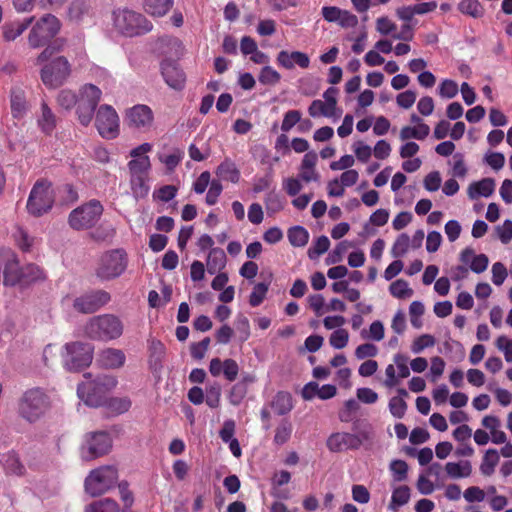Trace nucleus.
Listing matches in <instances>:
<instances>
[{"label":"nucleus","instance_id":"obj_1","mask_svg":"<svg viewBox=\"0 0 512 512\" xmlns=\"http://www.w3.org/2000/svg\"><path fill=\"white\" fill-rule=\"evenodd\" d=\"M64 41L57 40L53 46L47 47L39 56V61L48 59L53 51H60L63 48ZM72 73V66L64 56H57L46 61L40 71V77L43 84L51 89L62 86L69 79Z\"/></svg>","mask_w":512,"mask_h":512},{"label":"nucleus","instance_id":"obj_2","mask_svg":"<svg viewBox=\"0 0 512 512\" xmlns=\"http://www.w3.org/2000/svg\"><path fill=\"white\" fill-rule=\"evenodd\" d=\"M84 379L77 388L79 399L91 407L106 405L108 393L117 384L116 378L107 374L92 378L91 374H85Z\"/></svg>","mask_w":512,"mask_h":512},{"label":"nucleus","instance_id":"obj_3","mask_svg":"<svg viewBox=\"0 0 512 512\" xmlns=\"http://www.w3.org/2000/svg\"><path fill=\"white\" fill-rule=\"evenodd\" d=\"M112 21L114 29L127 37L145 34L152 29V24L145 16L127 8L114 10Z\"/></svg>","mask_w":512,"mask_h":512},{"label":"nucleus","instance_id":"obj_4","mask_svg":"<svg viewBox=\"0 0 512 512\" xmlns=\"http://www.w3.org/2000/svg\"><path fill=\"white\" fill-rule=\"evenodd\" d=\"M124 326L119 317L103 314L92 317L85 326L86 335L93 340L110 341L123 334Z\"/></svg>","mask_w":512,"mask_h":512},{"label":"nucleus","instance_id":"obj_5","mask_svg":"<svg viewBox=\"0 0 512 512\" xmlns=\"http://www.w3.org/2000/svg\"><path fill=\"white\" fill-rule=\"evenodd\" d=\"M128 265L127 254L123 249L104 253L98 263L96 275L101 280H112L121 276Z\"/></svg>","mask_w":512,"mask_h":512},{"label":"nucleus","instance_id":"obj_6","mask_svg":"<svg viewBox=\"0 0 512 512\" xmlns=\"http://www.w3.org/2000/svg\"><path fill=\"white\" fill-rule=\"evenodd\" d=\"M118 473L113 466H103L90 472L85 480V490L91 496H98L114 486Z\"/></svg>","mask_w":512,"mask_h":512},{"label":"nucleus","instance_id":"obj_7","mask_svg":"<svg viewBox=\"0 0 512 512\" xmlns=\"http://www.w3.org/2000/svg\"><path fill=\"white\" fill-rule=\"evenodd\" d=\"M93 359L92 347L89 344L74 342L65 345L63 354L64 367L69 371H78L87 367Z\"/></svg>","mask_w":512,"mask_h":512},{"label":"nucleus","instance_id":"obj_8","mask_svg":"<svg viewBox=\"0 0 512 512\" xmlns=\"http://www.w3.org/2000/svg\"><path fill=\"white\" fill-rule=\"evenodd\" d=\"M103 213V206L97 200L74 209L69 215V224L75 230L92 227Z\"/></svg>","mask_w":512,"mask_h":512},{"label":"nucleus","instance_id":"obj_9","mask_svg":"<svg viewBox=\"0 0 512 512\" xmlns=\"http://www.w3.org/2000/svg\"><path fill=\"white\" fill-rule=\"evenodd\" d=\"M95 126L105 139H114L119 134V117L110 105H101L96 112Z\"/></svg>","mask_w":512,"mask_h":512},{"label":"nucleus","instance_id":"obj_10","mask_svg":"<svg viewBox=\"0 0 512 512\" xmlns=\"http://www.w3.org/2000/svg\"><path fill=\"white\" fill-rule=\"evenodd\" d=\"M111 446L112 441L108 433H91L81 448V457L85 461H90L108 453Z\"/></svg>","mask_w":512,"mask_h":512},{"label":"nucleus","instance_id":"obj_11","mask_svg":"<svg viewBox=\"0 0 512 512\" xmlns=\"http://www.w3.org/2000/svg\"><path fill=\"white\" fill-rule=\"evenodd\" d=\"M110 294L104 290L86 293L74 300V308L81 313H93L110 301Z\"/></svg>","mask_w":512,"mask_h":512},{"label":"nucleus","instance_id":"obj_12","mask_svg":"<svg viewBox=\"0 0 512 512\" xmlns=\"http://www.w3.org/2000/svg\"><path fill=\"white\" fill-rule=\"evenodd\" d=\"M54 203V191L47 180L34 184V216L46 213Z\"/></svg>","mask_w":512,"mask_h":512},{"label":"nucleus","instance_id":"obj_13","mask_svg":"<svg viewBox=\"0 0 512 512\" xmlns=\"http://www.w3.org/2000/svg\"><path fill=\"white\" fill-rule=\"evenodd\" d=\"M61 28L59 19L51 14L42 17L34 27V47L53 38Z\"/></svg>","mask_w":512,"mask_h":512},{"label":"nucleus","instance_id":"obj_14","mask_svg":"<svg viewBox=\"0 0 512 512\" xmlns=\"http://www.w3.org/2000/svg\"><path fill=\"white\" fill-rule=\"evenodd\" d=\"M153 112L147 105H135L127 111V120L130 126L148 130L153 123Z\"/></svg>","mask_w":512,"mask_h":512},{"label":"nucleus","instance_id":"obj_15","mask_svg":"<svg viewBox=\"0 0 512 512\" xmlns=\"http://www.w3.org/2000/svg\"><path fill=\"white\" fill-rule=\"evenodd\" d=\"M327 447L331 452H342L346 450H356L360 447V442L355 434L347 432H337L331 434L327 439Z\"/></svg>","mask_w":512,"mask_h":512},{"label":"nucleus","instance_id":"obj_16","mask_svg":"<svg viewBox=\"0 0 512 512\" xmlns=\"http://www.w3.org/2000/svg\"><path fill=\"white\" fill-rule=\"evenodd\" d=\"M209 372L214 377L223 374L228 381L232 382L238 375L239 366L237 362L231 358L223 361L220 358H213L209 364Z\"/></svg>","mask_w":512,"mask_h":512},{"label":"nucleus","instance_id":"obj_17","mask_svg":"<svg viewBox=\"0 0 512 512\" xmlns=\"http://www.w3.org/2000/svg\"><path fill=\"white\" fill-rule=\"evenodd\" d=\"M161 72L165 82L175 90H181L185 84V74L178 65L171 60H164L161 64Z\"/></svg>","mask_w":512,"mask_h":512},{"label":"nucleus","instance_id":"obj_18","mask_svg":"<svg viewBox=\"0 0 512 512\" xmlns=\"http://www.w3.org/2000/svg\"><path fill=\"white\" fill-rule=\"evenodd\" d=\"M317 162L318 155L315 151H309L303 156L298 174L303 182H318L320 180V174L316 170Z\"/></svg>","mask_w":512,"mask_h":512},{"label":"nucleus","instance_id":"obj_19","mask_svg":"<svg viewBox=\"0 0 512 512\" xmlns=\"http://www.w3.org/2000/svg\"><path fill=\"white\" fill-rule=\"evenodd\" d=\"M277 63L285 69H293L296 65L306 69L310 65L309 56L301 51L282 50L277 55Z\"/></svg>","mask_w":512,"mask_h":512},{"label":"nucleus","instance_id":"obj_20","mask_svg":"<svg viewBox=\"0 0 512 512\" xmlns=\"http://www.w3.org/2000/svg\"><path fill=\"white\" fill-rule=\"evenodd\" d=\"M126 356L121 349L106 348L103 349L97 357V362L107 369H118L124 365Z\"/></svg>","mask_w":512,"mask_h":512},{"label":"nucleus","instance_id":"obj_21","mask_svg":"<svg viewBox=\"0 0 512 512\" xmlns=\"http://www.w3.org/2000/svg\"><path fill=\"white\" fill-rule=\"evenodd\" d=\"M460 260L464 264H469L471 271L477 274L483 273L489 265L488 257L485 254L476 255L471 247H467L461 252Z\"/></svg>","mask_w":512,"mask_h":512},{"label":"nucleus","instance_id":"obj_22","mask_svg":"<svg viewBox=\"0 0 512 512\" xmlns=\"http://www.w3.org/2000/svg\"><path fill=\"white\" fill-rule=\"evenodd\" d=\"M495 191V181L492 178H483L480 181L472 182L468 186V196L471 200L480 197H490Z\"/></svg>","mask_w":512,"mask_h":512},{"label":"nucleus","instance_id":"obj_23","mask_svg":"<svg viewBox=\"0 0 512 512\" xmlns=\"http://www.w3.org/2000/svg\"><path fill=\"white\" fill-rule=\"evenodd\" d=\"M445 472L451 479L468 478L472 474V464L469 460L447 462Z\"/></svg>","mask_w":512,"mask_h":512},{"label":"nucleus","instance_id":"obj_24","mask_svg":"<svg viewBox=\"0 0 512 512\" xmlns=\"http://www.w3.org/2000/svg\"><path fill=\"white\" fill-rule=\"evenodd\" d=\"M308 113L313 118L323 116L326 118H331V119L336 120L341 116L342 110H334L323 100L317 99V100H313L312 103L310 104V106L308 108Z\"/></svg>","mask_w":512,"mask_h":512},{"label":"nucleus","instance_id":"obj_25","mask_svg":"<svg viewBox=\"0 0 512 512\" xmlns=\"http://www.w3.org/2000/svg\"><path fill=\"white\" fill-rule=\"evenodd\" d=\"M226 254L221 248H212L207 256L206 265L209 274L221 272L226 266Z\"/></svg>","mask_w":512,"mask_h":512},{"label":"nucleus","instance_id":"obj_26","mask_svg":"<svg viewBox=\"0 0 512 512\" xmlns=\"http://www.w3.org/2000/svg\"><path fill=\"white\" fill-rule=\"evenodd\" d=\"M129 182L132 195L136 200L144 199L148 196L150 191L148 175H130Z\"/></svg>","mask_w":512,"mask_h":512},{"label":"nucleus","instance_id":"obj_27","mask_svg":"<svg viewBox=\"0 0 512 512\" xmlns=\"http://www.w3.org/2000/svg\"><path fill=\"white\" fill-rule=\"evenodd\" d=\"M32 23V17H28L23 21H14L11 23H6L2 27L3 38L6 41H14L17 37H19Z\"/></svg>","mask_w":512,"mask_h":512},{"label":"nucleus","instance_id":"obj_28","mask_svg":"<svg viewBox=\"0 0 512 512\" xmlns=\"http://www.w3.org/2000/svg\"><path fill=\"white\" fill-rule=\"evenodd\" d=\"M216 175L225 181L232 183H238L240 180V171L236 167V164L230 160L225 159L216 169Z\"/></svg>","mask_w":512,"mask_h":512},{"label":"nucleus","instance_id":"obj_29","mask_svg":"<svg viewBox=\"0 0 512 512\" xmlns=\"http://www.w3.org/2000/svg\"><path fill=\"white\" fill-rule=\"evenodd\" d=\"M430 133V127L427 124L419 126H403L399 132V138L402 141L410 139L424 140Z\"/></svg>","mask_w":512,"mask_h":512},{"label":"nucleus","instance_id":"obj_30","mask_svg":"<svg viewBox=\"0 0 512 512\" xmlns=\"http://www.w3.org/2000/svg\"><path fill=\"white\" fill-rule=\"evenodd\" d=\"M174 4V0H144L145 11L155 17L167 14Z\"/></svg>","mask_w":512,"mask_h":512},{"label":"nucleus","instance_id":"obj_31","mask_svg":"<svg viewBox=\"0 0 512 512\" xmlns=\"http://www.w3.org/2000/svg\"><path fill=\"white\" fill-rule=\"evenodd\" d=\"M0 464L9 474L21 475L24 471V467L14 451L3 453L0 456Z\"/></svg>","mask_w":512,"mask_h":512},{"label":"nucleus","instance_id":"obj_32","mask_svg":"<svg viewBox=\"0 0 512 512\" xmlns=\"http://www.w3.org/2000/svg\"><path fill=\"white\" fill-rule=\"evenodd\" d=\"M271 407L277 415H285L293 408L292 397L287 392H278L271 402Z\"/></svg>","mask_w":512,"mask_h":512},{"label":"nucleus","instance_id":"obj_33","mask_svg":"<svg viewBox=\"0 0 512 512\" xmlns=\"http://www.w3.org/2000/svg\"><path fill=\"white\" fill-rule=\"evenodd\" d=\"M101 90L93 84H85L80 89V96L78 101L83 102L89 106L96 107L101 99Z\"/></svg>","mask_w":512,"mask_h":512},{"label":"nucleus","instance_id":"obj_34","mask_svg":"<svg viewBox=\"0 0 512 512\" xmlns=\"http://www.w3.org/2000/svg\"><path fill=\"white\" fill-rule=\"evenodd\" d=\"M499 459V452L496 449L486 450L480 464V472L485 476H491L499 463Z\"/></svg>","mask_w":512,"mask_h":512},{"label":"nucleus","instance_id":"obj_35","mask_svg":"<svg viewBox=\"0 0 512 512\" xmlns=\"http://www.w3.org/2000/svg\"><path fill=\"white\" fill-rule=\"evenodd\" d=\"M11 111L14 118H21L26 112V101L24 91L20 88L12 90Z\"/></svg>","mask_w":512,"mask_h":512},{"label":"nucleus","instance_id":"obj_36","mask_svg":"<svg viewBox=\"0 0 512 512\" xmlns=\"http://www.w3.org/2000/svg\"><path fill=\"white\" fill-rule=\"evenodd\" d=\"M56 119L52 110L46 103L41 105V115L38 119V125L41 130L47 134L51 133L55 127Z\"/></svg>","mask_w":512,"mask_h":512},{"label":"nucleus","instance_id":"obj_37","mask_svg":"<svg viewBox=\"0 0 512 512\" xmlns=\"http://www.w3.org/2000/svg\"><path fill=\"white\" fill-rule=\"evenodd\" d=\"M288 239L292 246L303 247L308 243L309 233L302 226H294L288 230Z\"/></svg>","mask_w":512,"mask_h":512},{"label":"nucleus","instance_id":"obj_38","mask_svg":"<svg viewBox=\"0 0 512 512\" xmlns=\"http://www.w3.org/2000/svg\"><path fill=\"white\" fill-rule=\"evenodd\" d=\"M461 13L473 18H480L484 15V8L478 0H462L458 4Z\"/></svg>","mask_w":512,"mask_h":512},{"label":"nucleus","instance_id":"obj_39","mask_svg":"<svg viewBox=\"0 0 512 512\" xmlns=\"http://www.w3.org/2000/svg\"><path fill=\"white\" fill-rule=\"evenodd\" d=\"M204 400L210 408L219 407L221 400V386L219 383L213 382L206 386Z\"/></svg>","mask_w":512,"mask_h":512},{"label":"nucleus","instance_id":"obj_40","mask_svg":"<svg viewBox=\"0 0 512 512\" xmlns=\"http://www.w3.org/2000/svg\"><path fill=\"white\" fill-rule=\"evenodd\" d=\"M130 175H148L151 169L149 157L131 159L127 164Z\"/></svg>","mask_w":512,"mask_h":512},{"label":"nucleus","instance_id":"obj_41","mask_svg":"<svg viewBox=\"0 0 512 512\" xmlns=\"http://www.w3.org/2000/svg\"><path fill=\"white\" fill-rule=\"evenodd\" d=\"M384 336H385V328H384L383 323L380 320L373 321L370 324L368 330L363 329L361 331V337L363 339L372 340V341H376V342L383 340Z\"/></svg>","mask_w":512,"mask_h":512},{"label":"nucleus","instance_id":"obj_42","mask_svg":"<svg viewBox=\"0 0 512 512\" xmlns=\"http://www.w3.org/2000/svg\"><path fill=\"white\" fill-rule=\"evenodd\" d=\"M389 292L398 299L410 298L413 295V290L409 287L408 282L403 279L392 282L389 286Z\"/></svg>","mask_w":512,"mask_h":512},{"label":"nucleus","instance_id":"obj_43","mask_svg":"<svg viewBox=\"0 0 512 512\" xmlns=\"http://www.w3.org/2000/svg\"><path fill=\"white\" fill-rule=\"evenodd\" d=\"M85 512H119V506L114 500L105 498L88 505Z\"/></svg>","mask_w":512,"mask_h":512},{"label":"nucleus","instance_id":"obj_44","mask_svg":"<svg viewBox=\"0 0 512 512\" xmlns=\"http://www.w3.org/2000/svg\"><path fill=\"white\" fill-rule=\"evenodd\" d=\"M89 8L86 0H73L68 8V16L73 21H80L88 13Z\"/></svg>","mask_w":512,"mask_h":512},{"label":"nucleus","instance_id":"obj_45","mask_svg":"<svg viewBox=\"0 0 512 512\" xmlns=\"http://www.w3.org/2000/svg\"><path fill=\"white\" fill-rule=\"evenodd\" d=\"M436 344V339L430 334H422L416 337L411 343V352L413 354H420L425 349L431 348Z\"/></svg>","mask_w":512,"mask_h":512},{"label":"nucleus","instance_id":"obj_46","mask_svg":"<svg viewBox=\"0 0 512 512\" xmlns=\"http://www.w3.org/2000/svg\"><path fill=\"white\" fill-rule=\"evenodd\" d=\"M292 430V424L287 420H283L275 430L274 443L279 446L287 443L292 435Z\"/></svg>","mask_w":512,"mask_h":512},{"label":"nucleus","instance_id":"obj_47","mask_svg":"<svg viewBox=\"0 0 512 512\" xmlns=\"http://www.w3.org/2000/svg\"><path fill=\"white\" fill-rule=\"evenodd\" d=\"M330 247V240L327 236L322 235L315 239L313 244L308 249V256L310 259H316L324 254Z\"/></svg>","mask_w":512,"mask_h":512},{"label":"nucleus","instance_id":"obj_48","mask_svg":"<svg viewBox=\"0 0 512 512\" xmlns=\"http://www.w3.org/2000/svg\"><path fill=\"white\" fill-rule=\"evenodd\" d=\"M51 398L42 390L34 389V416L43 414L49 409Z\"/></svg>","mask_w":512,"mask_h":512},{"label":"nucleus","instance_id":"obj_49","mask_svg":"<svg viewBox=\"0 0 512 512\" xmlns=\"http://www.w3.org/2000/svg\"><path fill=\"white\" fill-rule=\"evenodd\" d=\"M348 342L349 333L344 328L334 330L329 337V344L337 350L345 348Z\"/></svg>","mask_w":512,"mask_h":512},{"label":"nucleus","instance_id":"obj_50","mask_svg":"<svg viewBox=\"0 0 512 512\" xmlns=\"http://www.w3.org/2000/svg\"><path fill=\"white\" fill-rule=\"evenodd\" d=\"M281 79V75L273 67L265 65L258 76V80L263 85H275Z\"/></svg>","mask_w":512,"mask_h":512},{"label":"nucleus","instance_id":"obj_51","mask_svg":"<svg viewBox=\"0 0 512 512\" xmlns=\"http://www.w3.org/2000/svg\"><path fill=\"white\" fill-rule=\"evenodd\" d=\"M409 246H410V237L406 233L400 234L396 238V240L391 248L392 256L395 258L402 257L408 251Z\"/></svg>","mask_w":512,"mask_h":512},{"label":"nucleus","instance_id":"obj_52","mask_svg":"<svg viewBox=\"0 0 512 512\" xmlns=\"http://www.w3.org/2000/svg\"><path fill=\"white\" fill-rule=\"evenodd\" d=\"M19 414L26 419L31 421L32 418V392L27 390L24 392L18 405Z\"/></svg>","mask_w":512,"mask_h":512},{"label":"nucleus","instance_id":"obj_53","mask_svg":"<svg viewBox=\"0 0 512 512\" xmlns=\"http://www.w3.org/2000/svg\"><path fill=\"white\" fill-rule=\"evenodd\" d=\"M106 404L112 412L122 414L130 409L131 400L128 397H116L108 399Z\"/></svg>","mask_w":512,"mask_h":512},{"label":"nucleus","instance_id":"obj_54","mask_svg":"<svg viewBox=\"0 0 512 512\" xmlns=\"http://www.w3.org/2000/svg\"><path fill=\"white\" fill-rule=\"evenodd\" d=\"M390 471L394 481L401 482L407 478L408 465L403 460H393L390 463Z\"/></svg>","mask_w":512,"mask_h":512},{"label":"nucleus","instance_id":"obj_55","mask_svg":"<svg viewBox=\"0 0 512 512\" xmlns=\"http://www.w3.org/2000/svg\"><path fill=\"white\" fill-rule=\"evenodd\" d=\"M458 91L457 83L451 79L443 80L438 87L439 96L445 99L454 98L458 94Z\"/></svg>","mask_w":512,"mask_h":512},{"label":"nucleus","instance_id":"obj_56","mask_svg":"<svg viewBox=\"0 0 512 512\" xmlns=\"http://www.w3.org/2000/svg\"><path fill=\"white\" fill-rule=\"evenodd\" d=\"M57 102L62 108L70 110L78 102V99L72 90L63 89L57 95Z\"/></svg>","mask_w":512,"mask_h":512},{"label":"nucleus","instance_id":"obj_57","mask_svg":"<svg viewBox=\"0 0 512 512\" xmlns=\"http://www.w3.org/2000/svg\"><path fill=\"white\" fill-rule=\"evenodd\" d=\"M410 499V489L408 486H399L395 488L391 496V505L401 507L408 503Z\"/></svg>","mask_w":512,"mask_h":512},{"label":"nucleus","instance_id":"obj_58","mask_svg":"<svg viewBox=\"0 0 512 512\" xmlns=\"http://www.w3.org/2000/svg\"><path fill=\"white\" fill-rule=\"evenodd\" d=\"M184 153L181 150H174L168 155H159V160L166 166L169 171H173L182 161Z\"/></svg>","mask_w":512,"mask_h":512},{"label":"nucleus","instance_id":"obj_59","mask_svg":"<svg viewBox=\"0 0 512 512\" xmlns=\"http://www.w3.org/2000/svg\"><path fill=\"white\" fill-rule=\"evenodd\" d=\"M77 115L78 120L83 126H88L93 118V114L96 107L89 106L83 102L78 101Z\"/></svg>","mask_w":512,"mask_h":512},{"label":"nucleus","instance_id":"obj_60","mask_svg":"<svg viewBox=\"0 0 512 512\" xmlns=\"http://www.w3.org/2000/svg\"><path fill=\"white\" fill-rule=\"evenodd\" d=\"M301 121V112L298 110H289L284 114L281 130L284 133L289 132L297 123Z\"/></svg>","mask_w":512,"mask_h":512},{"label":"nucleus","instance_id":"obj_61","mask_svg":"<svg viewBox=\"0 0 512 512\" xmlns=\"http://www.w3.org/2000/svg\"><path fill=\"white\" fill-rule=\"evenodd\" d=\"M483 160L488 166L496 171L501 170L505 165V156L501 152L489 151L484 155Z\"/></svg>","mask_w":512,"mask_h":512},{"label":"nucleus","instance_id":"obj_62","mask_svg":"<svg viewBox=\"0 0 512 512\" xmlns=\"http://www.w3.org/2000/svg\"><path fill=\"white\" fill-rule=\"evenodd\" d=\"M223 191V186L219 180H212L208 192L205 197V202L207 205L212 206L215 205L218 201L219 196Z\"/></svg>","mask_w":512,"mask_h":512},{"label":"nucleus","instance_id":"obj_63","mask_svg":"<svg viewBox=\"0 0 512 512\" xmlns=\"http://www.w3.org/2000/svg\"><path fill=\"white\" fill-rule=\"evenodd\" d=\"M407 410V404L402 397H392L389 401V411L395 418H402Z\"/></svg>","mask_w":512,"mask_h":512},{"label":"nucleus","instance_id":"obj_64","mask_svg":"<svg viewBox=\"0 0 512 512\" xmlns=\"http://www.w3.org/2000/svg\"><path fill=\"white\" fill-rule=\"evenodd\" d=\"M496 347L504 354L505 360L512 363V339L501 335L496 340Z\"/></svg>","mask_w":512,"mask_h":512}]
</instances>
